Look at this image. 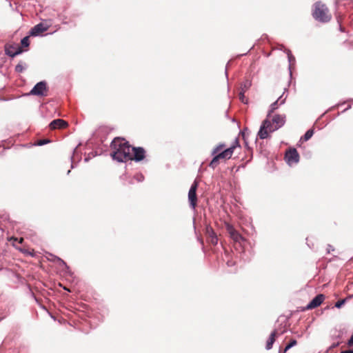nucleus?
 Returning a JSON list of instances; mask_svg holds the SVG:
<instances>
[{"label":"nucleus","instance_id":"15","mask_svg":"<svg viewBox=\"0 0 353 353\" xmlns=\"http://www.w3.org/2000/svg\"><path fill=\"white\" fill-rule=\"evenodd\" d=\"M207 232L210 238L211 243L213 245H216L218 243V238L214 230L211 228H208Z\"/></svg>","mask_w":353,"mask_h":353},{"label":"nucleus","instance_id":"18","mask_svg":"<svg viewBox=\"0 0 353 353\" xmlns=\"http://www.w3.org/2000/svg\"><path fill=\"white\" fill-rule=\"evenodd\" d=\"M252 83L250 80H245L241 85V90L246 92L251 86Z\"/></svg>","mask_w":353,"mask_h":353},{"label":"nucleus","instance_id":"14","mask_svg":"<svg viewBox=\"0 0 353 353\" xmlns=\"http://www.w3.org/2000/svg\"><path fill=\"white\" fill-rule=\"evenodd\" d=\"M282 97H279L277 101H274L270 105V110L268 111L267 117H270V114L279 108V105H282L285 103V99H282Z\"/></svg>","mask_w":353,"mask_h":353},{"label":"nucleus","instance_id":"26","mask_svg":"<svg viewBox=\"0 0 353 353\" xmlns=\"http://www.w3.org/2000/svg\"><path fill=\"white\" fill-rule=\"evenodd\" d=\"M49 142H50V141L48 139H42V140H39L38 141L37 145H43Z\"/></svg>","mask_w":353,"mask_h":353},{"label":"nucleus","instance_id":"23","mask_svg":"<svg viewBox=\"0 0 353 353\" xmlns=\"http://www.w3.org/2000/svg\"><path fill=\"white\" fill-rule=\"evenodd\" d=\"M245 92H243V91L241 90V92H240V94H239V99H240V100H241L243 103H248V100H247V99H245V95H244V93H245Z\"/></svg>","mask_w":353,"mask_h":353},{"label":"nucleus","instance_id":"5","mask_svg":"<svg viewBox=\"0 0 353 353\" xmlns=\"http://www.w3.org/2000/svg\"><path fill=\"white\" fill-rule=\"evenodd\" d=\"M198 188V182L194 181L192 184L189 192H188V201L190 202V207L194 210L196 205L197 197H196V190Z\"/></svg>","mask_w":353,"mask_h":353},{"label":"nucleus","instance_id":"19","mask_svg":"<svg viewBox=\"0 0 353 353\" xmlns=\"http://www.w3.org/2000/svg\"><path fill=\"white\" fill-rule=\"evenodd\" d=\"M313 134H314V130H312V129L308 130L305 132V134H304V136L303 137V138H302V139H303L304 141H306L309 140V139L312 137Z\"/></svg>","mask_w":353,"mask_h":353},{"label":"nucleus","instance_id":"21","mask_svg":"<svg viewBox=\"0 0 353 353\" xmlns=\"http://www.w3.org/2000/svg\"><path fill=\"white\" fill-rule=\"evenodd\" d=\"M21 46H23V47H28L30 45V43H29V37H23L21 41Z\"/></svg>","mask_w":353,"mask_h":353},{"label":"nucleus","instance_id":"20","mask_svg":"<svg viewBox=\"0 0 353 353\" xmlns=\"http://www.w3.org/2000/svg\"><path fill=\"white\" fill-rule=\"evenodd\" d=\"M296 345V341L292 340L285 347L284 349V353L286 352L288 350H290L291 347Z\"/></svg>","mask_w":353,"mask_h":353},{"label":"nucleus","instance_id":"22","mask_svg":"<svg viewBox=\"0 0 353 353\" xmlns=\"http://www.w3.org/2000/svg\"><path fill=\"white\" fill-rule=\"evenodd\" d=\"M288 58L290 63V68L291 67V64L292 62L295 61V58L292 54L290 50L288 51Z\"/></svg>","mask_w":353,"mask_h":353},{"label":"nucleus","instance_id":"10","mask_svg":"<svg viewBox=\"0 0 353 353\" xmlns=\"http://www.w3.org/2000/svg\"><path fill=\"white\" fill-rule=\"evenodd\" d=\"M133 160L140 161L145 157V150L143 148H132Z\"/></svg>","mask_w":353,"mask_h":353},{"label":"nucleus","instance_id":"7","mask_svg":"<svg viewBox=\"0 0 353 353\" xmlns=\"http://www.w3.org/2000/svg\"><path fill=\"white\" fill-rule=\"evenodd\" d=\"M285 159L289 165L296 163L299 161V155L295 148L290 149L285 154Z\"/></svg>","mask_w":353,"mask_h":353},{"label":"nucleus","instance_id":"1","mask_svg":"<svg viewBox=\"0 0 353 353\" xmlns=\"http://www.w3.org/2000/svg\"><path fill=\"white\" fill-rule=\"evenodd\" d=\"M113 150L112 157L119 162H125L133 160L132 149L124 139L119 137L114 139L111 143Z\"/></svg>","mask_w":353,"mask_h":353},{"label":"nucleus","instance_id":"11","mask_svg":"<svg viewBox=\"0 0 353 353\" xmlns=\"http://www.w3.org/2000/svg\"><path fill=\"white\" fill-rule=\"evenodd\" d=\"M6 54L12 57H15L22 52V50L19 46H7L6 47Z\"/></svg>","mask_w":353,"mask_h":353},{"label":"nucleus","instance_id":"30","mask_svg":"<svg viewBox=\"0 0 353 353\" xmlns=\"http://www.w3.org/2000/svg\"><path fill=\"white\" fill-rule=\"evenodd\" d=\"M22 241H23V239H22V238H21V239H19V243H22Z\"/></svg>","mask_w":353,"mask_h":353},{"label":"nucleus","instance_id":"25","mask_svg":"<svg viewBox=\"0 0 353 353\" xmlns=\"http://www.w3.org/2000/svg\"><path fill=\"white\" fill-rule=\"evenodd\" d=\"M23 70V67L21 64H18L15 67V71L17 72H21Z\"/></svg>","mask_w":353,"mask_h":353},{"label":"nucleus","instance_id":"17","mask_svg":"<svg viewBox=\"0 0 353 353\" xmlns=\"http://www.w3.org/2000/svg\"><path fill=\"white\" fill-rule=\"evenodd\" d=\"M275 336H276V331L274 330L271 333V334L267 341L265 348L268 350L272 349V345L275 341Z\"/></svg>","mask_w":353,"mask_h":353},{"label":"nucleus","instance_id":"16","mask_svg":"<svg viewBox=\"0 0 353 353\" xmlns=\"http://www.w3.org/2000/svg\"><path fill=\"white\" fill-rule=\"evenodd\" d=\"M50 256H51V258L49 259V260L56 263L60 267H64L65 268H68L67 264L61 259H60L58 256H54L52 254H50Z\"/></svg>","mask_w":353,"mask_h":353},{"label":"nucleus","instance_id":"28","mask_svg":"<svg viewBox=\"0 0 353 353\" xmlns=\"http://www.w3.org/2000/svg\"><path fill=\"white\" fill-rule=\"evenodd\" d=\"M347 345L350 346L353 345V334L351 336L350 339L348 340Z\"/></svg>","mask_w":353,"mask_h":353},{"label":"nucleus","instance_id":"3","mask_svg":"<svg viewBox=\"0 0 353 353\" xmlns=\"http://www.w3.org/2000/svg\"><path fill=\"white\" fill-rule=\"evenodd\" d=\"M224 144L218 145L212 152L213 159L210 163V167L215 168L219 165V159H230L234 152V147H230L222 151Z\"/></svg>","mask_w":353,"mask_h":353},{"label":"nucleus","instance_id":"6","mask_svg":"<svg viewBox=\"0 0 353 353\" xmlns=\"http://www.w3.org/2000/svg\"><path fill=\"white\" fill-rule=\"evenodd\" d=\"M30 94L35 96H46L47 95V86L45 81H40L37 83L31 90Z\"/></svg>","mask_w":353,"mask_h":353},{"label":"nucleus","instance_id":"31","mask_svg":"<svg viewBox=\"0 0 353 353\" xmlns=\"http://www.w3.org/2000/svg\"><path fill=\"white\" fill-rule=\"evenodd\" d=\"M225 75H226V76L228 75L227 69H225Z\"/></svg>","mask_w":353,"mask_h":353},{"label":"nucleus","instance_id":"8","mask_svg":"<svg viewBox=\"0 0 353 353\" xmlns=\"http://www.w3.org/2000/svg\"><path fill=\"white\" fill-rule=\"evenodd\" d=\"M325 297L323 294L316 296L306 306L307 310H312L319 306L323 301Z\"/></svg>","mask_w":353,"mask_h":353},{"label":"nucleus","instance_id":"13","mask_svg":"<svg viewBox=\"0 0 353 353\" xmlns=\"http://www.w3.org/2000/svg\"><path fill=\"white\" fill-rule=\"evenodd\" d=\"M48 30V27L40 23L34 26L30 30V34L31 36H38Z\"/></svg>","mask_w":353,"mask_h":353},{"label":"nucleus","instance_id":"24","mask_svg":"<svg viewBox=\"0 0 353 353\" xmlns=\"http://www.w3.org/2000/svg\"><path fill=\"white\" fill-rule=\"evenodd\" d=\"M345 302V299L339 300L335 303V307L340 308Z\"/></svg>","mask_w":353,"mask_h":353},{"label":"nucleus","instance_id":"4","mask_svg":"<svg viewBox=\"0 0 353 353\" xmlns=\"http://www.w3.org/2000/svg\"><path fill=\"white\" fill-rule=\"evenodd\" d=\"M312 16L316 21L321 23H327L332 19L327 7L321 1H317L314 4Z\"/></svg>","mask_w":353,"mask_h":353},{"label":"nucleus","instance_id":"29","mask_svg":"<svg viewBox=\"0 0 353 353\" xmlns=\"http://www.w3.org/2000/svg\"><path fill=\"white\" fill-rule=\"evenodd\" d=\"M341 353H353V350H349L342 351Z\"/></svg>","mask_w":353,"mask_h":353},{"label":"nucleus","instance_id":"9","mask_svg":"<svg viewBox=\"0 0 353 353\" xmlns=\"http://www.w3.org/2000/svg\"><path fill=\"white\" fill-rule=\"evenodd\" d=\"M225 227L228 232L230 234V237L234 241L238 242L243 239L239 232L236 231L231 224L227 223Z\"/></svg>","mask_w":353,"mask_h":353},{"label":"nucleus","instance_id":"12","mask_svg":"<svg viewBox=\"0 0 353 353\" xmlns=\"http://www.w3.org/2000/svg\"><path fill=\"white\" fill-rule=\"evenodd\" d=\"M67 125V122L61 119H54L49 124V127L51 130L64 128Z\"/></svg>","mask_w":353,"mask_h":353},{"label":"nucleus","instance_id":"2","mask_svg":"<svg viewBox=\"0 0 353 353\" xmlns=\"http://www.w3.org/2000/svg\"><path fill=\"white\" fill-rule=\"evenodd\" d=\"M272 123L270 120V117L265 119L259 129L258 136L261 139L268 138L270 132H273L281 128L285 123V116L281 114H276L272 119Z\"/></svg>","mask_w":353,"mask_h":353},{"label":"nucleus","instance_id":"27","mask_svg":"<svg viewBox=\"0 0 353 353\" xmlns=\"http://www.w3.org/2000/svg\"><path fill=\"white\" fill-rule=\"evenodd\" d=\"M135 178L139 182H141L143 180L144 177L142 174H137Z\"/></svg>","mask_w":353,"mask_h":353}]
</instances>
